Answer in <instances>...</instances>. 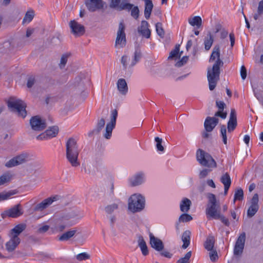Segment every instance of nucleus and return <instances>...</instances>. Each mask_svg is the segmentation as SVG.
I'll return each mask as SVG.
<instances>
[{
	"label": "nucleus",
	"mask_w": 263,
	"mask_h": 263,
	"mask_svg": "<svg viewBox=\"0 0 263 263\" xmlns=\"http://www.w3.org/2000/svg\"><path fill=\"white\" fill-rule=\"evenodd\" d=\"M220 133L221 136L222 138L223 142L224 144H227V129L224 125H222L220 126Z\"/></svg>",
	"instance_id": "c03bdc74"
},
{
	"label": "nucleus",
	"mask_w": 263,
	"mask_h": 263,
	"mask_svg": "<svg viewBox=\"0 0 263 263\" xmlns=\"http://www.w3.org/2000/svg\"><path fill=\"white\" fill-rule=\"evenodd\" d=\"M220 181L224 185V194L226 195L231 184V180L229 174L228 173L223 174L220 178Z\"/></svg>",
	"instance_id": "aec40b11"
},
{
	"label": "nucleus",
	"mask_w": 263,
	"mask_h": 263,
	"mask_svg": "<svg viewBox=\"0 0 263 263\" xmlns=\"http://www.w3.org/2000/svg\"><path fill=\"white\" fill-rule=\"evenodd\" d=\"M206 197L208 202L206 209V214L208 218H218L219 217L220 204L217 201L216 196L212 193H208Z\"/></svg>",
	"instance_id": "20e7f679"
},
{
	"label": "nucleus",
	"mask_w": 263,
	"mask_h": 263,
	"mask_svg": "<svg viewBox=\"0 0 263 263\" xmlns=\"http://www.w3.org/2000/svg\"><path fill=\"white\" fill-rule=\"evenodd\" d=\"M30 124L33 130L39 132L43 130L47 126L45 120L39 116L32 117L30 120Z\"/></svg>",
	"instance_id": "9d476101"
},
{
	"label": "nucleus",
	"mask_w": 263,
	"mask_h": 263,
	"mask_svg": "<svg viewBox=\"0 0 263 263\" xmlns=\"http://www.w3.org/2000/svg\"><path fill=\"white\" fill-rule=\"evenodd\" d=\"M240 76L242 80L246 79L247 76V69L244 65L241 66L240 68Z\"/></svg>",
	"instance_id": "338daca9"
},
{
	"label": "nucleus",
	"mask_w": 263,
	"mask_h": 263,
	"mask_svg": "<svg viewBox=\"0 0 263 263\" xmlns=\"http://www.w3.org/2000/svg\"><path fill=\"white\" fill-rule=\"evenodd\" d=\"M59 132V128L57 126H53L50 127L45 131L48 139L57 136Z\"/></svg>",
	"instance_id": "473e14b6"
},
{
	"label": "nucleus",
	"mask_w": 263,
	"mask_h": 263,
	"mask_svg": "<svg viewBox=\"0 0 263 263\" xmlns=\"http://www.w3.org/2000/svg\"><path fill=\"white\" fill-rule=\"evenodd\" d=\"M66 157L73 167H77L80 165V162L78 160L80 153L78 145L76 139L73 138H69L66 143Z\"/></svg>",
	"instance_id": "7ed1b4c3"
},
{
	"label": "nucleus",
	"mask_w": 263,
	"mask_h": 263,
	"mask_svg": "<svg viewBox=\"0 0 263 263\" xmlns=\"http://www.w3.org/2000/svg\"><path fill=\"white\" fill-rule=\"evenodd\" d=\"M180 50V45H176L175 48L172 50L171 52L170 53V55L168 57V59H172L174 58L177 57V55L179 54Z\"/></svg>",
	"instance_id": "8fccbe9b"
},
{
	"label": "nucleus",
	"mask_w": 263,
	"mask_h": 263,
	"mask_svg": "<svg viewBox=\"0 0 263 263\" xmlns=\"http://www.w3.org/2000/svg\"><path fill=\"white\" fill-rule=\"evenodd\" d=\"M8 235L10 237V239L12 240H15L18 242H21V239L19 238L18 236L12 232L10 231L9 232Z\"/></svg>",
	"instance_id": "052dcab7"
},
{
	"label": "nucleus",
	"mask_w": 263,
	"mask_h": 263,
	"mask_svg": "<svg viewBox=\"0 0 263 263\" xmlns=\"http://www.w3.org/2000/svg\"><path fill=\"white\" fill-rule=\"evenodd\" d=\"M149 24L146 21H142L138 31L143 36L148 39L151 36V30L148 29Z\"/></svg>",
	"instance_id": "6ab92c4d"
},
{
	"label": "nucleus",
	"mask_w": 263,
	"mask_h": 263,
	"mask_svg": "<svg viewBox=\"0 0 263 263\" xmlns=\"http://www.w3.org/2000/svg\"><path fill=\"white\" fill-rule=\"evenodd\" d=\"M196 158L202 166L208 168L217 167V163L212 156L201 149L197 151Z\"/></svg>",
	"instance_id": "6e6552de"
},
{
	"label": "nucleus",
	"mask_w": 263,
	"mask_h": 263,
	"mask_svg": "<svg viewBox=\"0 0 263 263\" xmlns=\"http://www.w3.org/2000/svg\"><path fill=\"white\" fill-rule=\"evenodd\" d=\"M192 256V252L189 251L183 257L179 259L176 263H190V259Z\"/></svg>",
	"instance_id": "79ce46f5"
},
{
	"label": "nucleus",
	"mask_w": 263,
	"mask_h": 263,
	"mask_svg": "<svg viewBox=\"0 0 263 263\" xmlns=\"http://www.w3.org/2000/svg\"><path fill=\"white\" fill-rule=\"evenodd\" d=\"M243 198V191L242 189H237L234 194V202L236 200L241 201Z\"/></svg>",
	"instance_id": "37998d69"
},
{
	"label": "nucleus",
	"mask_w": 263,
	"mask_h": 263,
	"mask_svg": "<svg viewBox=\"0 0 263 263\" xmlns=\"http://www.w3.org/2000/svg\"><path fill=\"white\" fill-rule=\"evenodd\" d=\"M189 23L192 26H197L199 28L202 25V20L200 16H196L189 18Z\"/></svg>",
	"instance_id": "7c9ffc66"
},
{
	"label": "nucleus",
	"mask_w": 263,
	"mask_h": 263,
	"mask_svg": "<svg viewBox=\"0 0 263 263\" xmlns=\"http://www.w3.org/2000/svg\"><path fill=\"white\" fill-rule=\"evenodd\" d=\"M115 44L116 46H119L120 47H123L126 44V36H117Z\"/></svg>",
	"instance_id": "4c0bfd02"
},
{
	"label": "nucleus",
	"mask_w": 263,
	"mask_h": 263,
	"mask_svg": "<svg viewBox=\"0 0 263 263\" xmlns=\"http://www.w3.org/2000/svg\"><path fill=\"white\" fill-rule=\"evenodd\" d=\"M209 256L212 262H215L218 260V256L216 250H210Z\"/></svg>",
	"instance_id": "6e6d98bb"
},
{
	"label": "nucleus",
	"mask_w": 263,
	"mask_h": 263,
	"mask_svg": "<svg viewBox=\"0 0 263 263\" xmlns=\"http://www.w3.org/2000/svg\"><path fill=\"white\" fill-rule=\"evenodd\" d=\"M23 212L20 204H17L13 206L11 209L5 211L1 214V216L3 218H5L7 217L16 218L23 215Z\"/></svg>",
	"instance_id": "9b49d317"
},
{
	"label": "nucleus",
	"mask_w": 263,
	"mask_h": 263,
	"mask_svg": "<svg viewBox=\"0 0 263 263\" xmlns=\"http://www.w3.org/2000/svg\"><path fill=\"white\" fill-rule=\"evenodd\" d=\"M143 181V174L139 173L130 178V182L132 186H137L142 183Z\"/></svg>",
	"instance_id": "a878e982"
},
{
	"label": "nucleus",
	"mask_w": 263,
	"mask_h": 263,
	"mask_svg": "<svg viewBox=\"0 0 263 263\" xmlns=\"http://www.w3.org/2000/svg\"><path fill=\"white\" fill-rule=\"evenodd\" d=\"M237 125L236 113L235 109L231 110L230 119L228 122V132L231 133L235 130Z\"/></svg>",
	"instance_id": "dca6fc26"
},
{
	"label": "nucleus",
	"mask_w": 263,
	"mask_h": 263,
	"mask_svg": "<svg viewBox=\"0 0 263 263\" xmlns=\"http://www.w3.org/2000/svg\"><path fill=\"white\" fill-rule=\"evenodd\" d=\"M90 257V255L86 252L81 253L76 256V258L78 261L86 260L89 259Z\"/></svg>",
	"instance_id": "09e8293b"
},
{
	"label": "nucleus",
	"mask_w": 263,
	"mask_h": 263,
	"mask_svg": "<svg viewBox=\"0 0 263 263\" xmlns=\"http://www.w3.org/2000/svg\"><path fill=\"white\" fill-rule=\"evenodd\" d=\"M141 57H142V53L141 52L140 50L138 48H137L135 50V51L134 53V59H133V61L132 62L130 66V67L134 66L139 61Z\"/></svg>",
	"instance_id": "c9c22d12"
},
{
	"label": "nucleus",
	"mask_w": 263,
	"mask_h": 263,
	"mask_svg": "<svg viewBox=\"0 0 263 263\" xmlns=\"http://www.w3.org/2000/svg\"><path fill=\"white\" fill-rule=\"evenodd\" d=\"M246 241V234L245 232L242 233L237 238L235 244L245 247Z\"/></svg>",
	"instance_id": "3c124183"
},
{
	"label": "nucleus",
	"mask_w": 263,
	"mask_h": 263,
	"mask_svg": "<svg viewBox=\"0 0 263 263\" xmlns=\"http://www.w3.org/2000/svg\"><path fill=\"white\" fill-rule=\"evenodd\" d=\"M213 41L214 39L213 36L211 33L209 32L208 34V37L204 39V48L206 50L208 51L211 48L213 43Z\"/></svg>",
	"instance_id": "72a5a7b5"
},
{
	"label": "nucleus",
	"mask_w": 263,
	"mask_h": 263,
	"mask_svg": "<svg viewBox=\"0 0 263 263\" xmlns=\"http://www.w3.org/2000/svg\"><path fill=\"white\" fill-rule=\"evenodd\" d=\"M34 16V12L32 10L28 11L26 13L25 16L23 18V24H25L26 23H30L33 18Z\"/></svg>",
	"instance_id": "e433bc0d"
},
{
	"label": "nucleus",
	"mask_w": 263,
	"mask_h": 263,
	"mask_svg": "<svg viewBox=\"0 0 263 263\" xmlns=\"http://www.w3.org/2000/svg\"><path fill=\"white\" fill-rule=\"evenodd\" d=\"M18 191L16 190H11L8 192H4L0 193V201L9 199L11 196L16 194Z\"/></svg>",
	"instance_id": "cd10ccee"
},
{
	"label": "nucleus",
	"mask_w": 263,
	"mask_h": 263,
	"mask_svg": "<svg viewBox=\"0 0 263 263\" xmlns=\"http://www.w3.org/2000/svg\"><path fill=\"white\" fill-rule=\"evenodd\" d=\"M118 205L116 203H113L110 205H108L105 208V212L108 214H112L115 210L118 209Z\"/></svg>",
	"instance_id": "49530a36"
},
{
	"label": "nucleus",
	"mask_w": 263,
	"mask_h": 263,
	"mask_svg": "<svg viewBox=\"0 0 263 263\" xmlns=\"http://www.w3.org/2000/svg\"><path fill=\"white\" fill-rule=\"evenodd\" d=\"M85 4L87 9L91 12L101 9L104 6L102 0H86Z\"/></svg>",
	"instance_id": "2eb2a0df"
},
{
	"label": "nucleus",
	"mask_w": 263,
	"mask_h": 263,
	"mask_svg": "<svg viewBox=\"0 0 263 263\" xmlns=\"http://www.w3.org/2000/svg\"><path fill=\"white\" fill-rule=\"evenodd\" d=\"M69 27L71 33L76 36H80L85 33V29L84 26L75 20L71 21L69 22Z\"/></svg>",
	"instance_id": "4468645a"
},
{
	"label": "nucleus",
	"mask_w": 263,
	"mask_h": 263,
	"mask_svg": "<svg viewBox=\"0 0 263 263\" xmlns=\"http://www.w3.org/2000/svg\"><path fill=\"white\" fill-rule=\"evenodd\" d=\"M191 204L192 202L190 199L186 198H183L180 205L181 211L184 213L187 212L190 209Z\"/></svg>",
	"instance_id": "393cba45"
},
{
	"label": "nucleus",
	"mask_w": 263,
	"mask_h": 263,
	"mask_svg": "<svg viewBox=\"0 0 263 263\" xmlns=\"http://www.w3.org/2000/svg\"><path fill=\"white\" fill-rule=\"evenodd\" d=\"M263 14V0L260 1L258 3L257 13L254 14V18L257 20L259 16Z\"/></svg>",
	"instance_id": "58836bf2"
},
{
	"label": "nucleus",
	"mask_w": 263,
	"mask_h": 263,
	"mask_svg": "<svg viewBox=\"0 0 263 263\" xmlns=\"http://www.w3.org/2000/svg\"><path fill=\"white\" fill-rule=\"evenodd\" d=\"M20 243V242L10 239L6 243V249L9 252H13Z\"/></svg>",
	"instance_id": "c756f323"
},
{
	"label": "nucleus",
	"mask_w": 263,
	"mask_h": 263,
	"mask_svg": "<svg viewBox=\"0 0 263 263\" xmlns=\"http://www.w3.org/2000/svg\"><path fill=\"white\" fill-rule=\"evenodd\" d=\"M49 228L50 227L49 226L44 225L39 228L37 231V232L40 234L44 233L49 230Z\"/></svg>",
	"instance_id": "e2e57ef3"
},
{
	"label": "nucleus",
	"mask_w": 263,
	"mask_h": 263,
	"mask_svg": "<svg viewBox=\"0 0 263 263\" xmlns=\"http://www.w3.org/2000/svg\"><path fill=\"white\" fill-rule=\"evenodd\" d=\"M215 238L213 236H209L204 243V247L208 251L214 250Z\"/></svg>",
	"instance_id": "bb28decb"
},
{
	"label": "nucleus",
	"mask_w": 263,
	"mask_h": 263,
	"mask_svg": "<svg viewBox=\"0 0 263 263\" xmlns=\"http://www.w3.org/2000/svg\"><path fill=\"white\" fill-rule=\"evenodd\" d=\"M218 118L208 117L204 123L205 130L208 132H212L218 123Z\"/></svg>",
	"instance_id": "f3484780"
},
{
	"label": "nucleus",
	"mask_w": 263,
	"mask_h": 263,
	"mask_svg": "<svg viewBox=\"0 0 263 263\" xmlns=\"http://www.w3.org/2000/svg\"><path fill=\"white\" fill-rule=\"evenodd\" d=\"M59 195H54L43 200L41 202L36 204L33 208L34 212H42L48 208L53 202L61 199Z\"/></svg>",
	"instance_id": "1a4fd4ad"
},
{
	"label": "nucleus",
	"mask_w": 263,
	"mask_h": 263,
	"mask_svg": "<svg viewBox=\"0 0 263 263\" xmlns=\"http://www.w3.org/2000/svg\"><path fill=\"white\" fill-rule=\"evenodd\" d=\"M215 219H220L221 222L227 226H229L230 222L229 219L224 217L223 215L219 214V217L218 218H214Z\"/></svg>",
	"instance_id": "680f3d73"
},
{
	"label": "nucleus",
	"mask_w": 263,
	"mask_h": 263,
	"mask_svg": "<svg viewBox=\"0 0 263 263\" xmlns=\"http://www.w3.org/2000/svg\"><path fill=\"white\" fill-rule=\"evenodd\" d=\"M35 82V80L34 77H30L28 79L27 86L28 88H31L32 86L34 84Z\"/></svg>",
	"instance_id": "0e129e2a"
},
{
	"label": "nucleus",
	"mask_w": 263,
	"mask_h": 263,
	"mask_svg": "<svg viewBox=\"0 0 263 263\" xmlns=\"http://www.w3.org/2000/svg\"><path fill=\"white\" fill-rule=\"evenodd\" d=\"M77 232V230L76 229L69 230L60 236L58 239L61 241H68L74 236Z\"/></svg>",
	"instance_id": "412c9836"
},
{
	"label": "nucleus",
	"mask_w": 263,
	"mask_h": 263,
	"mask_svg": "<svg viewBox=\"0 0 263 263\" xmlns=\"http://www.w3.org/2000/svg\"><path fill=\"white\" fill-rule=\"evenodd\" d=\"M192 217L185 213L181 214L179 218V222H186L192 220Z\"/></svg>",
	"instance_id": "603ef678"
},
{
	"label": "nucleus",
	"mask_w": 263,
	"mask_h": 263,
	"mask_svg": "<svg viewBox=\"0 0 263 263\" xmlns=\"http://www.w3.org/2000/svg\"><path fill=\"white\" fill-rule=\"evenodd\" d=\"M243 249L244 247L235 244L234 249V254L235 255H240L243 252Z\"/></svg>",
	"instance_id": "5fc2aeb1"
},
{
	"label": "nucleus",
	"mask_w": 263,
	"mask_h": 263,
	"mask_svg": "<svg viewBox=\"0 0 263 263\" xmlns=\"http://www.w3.org/2000/svg\"><path fill=\"white\" fill-rule=\"evenodd\" d=\"M188 60H189V57L187 56H184L182 58V59L180 61H178L176 63L175 65H176V66L178 67H181L183 65H184L186 63Z\"/></svg>",
	"instance_id": "13d9d810"
},
{
	"label": "nucleus",
	"mask_w": 263,
	"mask_h": 263,
	"mask_svg": "<svg viewBox=\"0 0 263 263\" xmlns=\"http://www.w3.org/2000/svg\"><path fill=\"white\" fill-rule=\"evenodd\" d=\"M215 116L219 117L222 119H226L227 116V112H223V110H218L215 114Z\"/></svg>",
	"instance_id": "774afa93"
},
{
	"label": "nucleus",
	"mask_w": 263,
	"mask_h": 263,
	"mask_svg": "<svg viewBox=\"0 0 263 263\" xmlns=\"http://www.w3.org/2000/svg\"><path fill=\"white\" fill-rule=\"evenodd\" d=\"M138 246L140 247L142 253L144 256H146L148 254V250L146 243L141 235L138 236Z\"/></svg>",
	"instance_id": "4be33fe9"
},
{
	"label": "nucleus",
	"mask_w": 263,
	"mask_h": 263,
	"mask_svg": "<svg viewBox=\"0 0 263 263\" xmlns=\"http://www.w3.org/2000/svg\"><path fill=\"white\" fill-rule=\"evenodd\" d=\"M150 244L151 247L157 251H161L164 249L163 242L160 239L150 234Z\"/></svg>",
	"instance_id": "a211bd4d"
},
{
	"label": "nucleus",
	"mask_w": 263,
	"mask_h": 263,
	"mask_svg": "<svg viewBox=\"0 0 263 263\" xmlns=\"http://www.w3.org/2000/svg\"><path fill=\"white\" fill-rule=\"evenodd\" d=\"M160 252V255L167 258H172L173 254L166 250H162Z\"/></svg>",
	"instance_id": "69168bd1"
},
{
	"label": "nucleus",
	"mask_w": 263,
	"mask_h": 263,
	"mask_svg": "<svg viewBox=\"0 0 263 263\" xmlns=\"http://www.w3.org/2000/svg\"><path fill=\"white\" fill-rule=\"evenodd\" d=\"M70 55V53H66L62 55L60 60V63L59 64V66L61 69H62L65 67L67 62L68 58Z\"/></svg>",
	"instance_id": "a18cd8bd"
},
{
	"label": "nucleus",
	"mask_w": 263,
	"mask_h": 263,
	"mask_svg": "<svg viewBox=\"0 0 263 263\" xmlns=\"http://www.w3.org/2000/svg\"><path fill=\"white\" fill-rule=\"evenodd\" d=\"M145 207V198L140 194H134L128 199V208L133 213L139 212Z\"/></svg>",
	"instance_id": "423d86ee"
},
{
	"label": "nucleus",
	"mask_w": 263,
	"mask_h": 263,
	"mask_svg": "<svg viewBox=\"0 0 263 263\" xmlns=\"http://www.w3.org/2000/svg\"><path fill=\"white\" fill-rule=\"evenodd\" d=\"M9 108L17 113L19 117L25 118L27 115L26 104L22 100L11 97L7 102Z\"/></svg>",
	"instance_id": "39448f33"
},
{
	"label": "nucleus",
	"mask_w": 263,
	"mask_h": 263,
	"mask_svg": "<svg viewBox=\"0 0 263 263\" xmlns=\"http://www.w3.org/2000/svg\"><path fill=\"white\" fill-rule=\"evenodd\" d=\"M155 140L157 142L156 147L158 151L163 152L164 151V147L162 145V139L157 137L155 138Z\"/></svg>",
	"instance_id": "4d7b16f0"
},
{
	"label": "nucleus",
	"mask_w": 263,
	"mask_h": 263,
	"mask_svg": "<svg viewBox=\"0 0 263 263\" xmlns=\"http://www.w3.org/2000/svg\"><path fill=\"white\" fill-rule=\"evenodd\" d=\"M57 220L62 223H66L72 218H81L83 217L80 211L78 209L65 210L57 212L55 215Z\"/></svg>",
	"instance_id": "0eeeda50"
},
{
	"label": "nucleus",
	"mask_w": 263,
	"mask_h": 263,
	"mask_svg": "<svg viewBox=\"0 0 263 263\" xmlns=\"http://www.w3.org/2000/svg\"><path fill=\"white\" fill-rule=\"evenodd\" d=\"M105 123V120L103 118H101L98 120L96 127L95 128V131L96 132L97 134H98L104 127Z\"/></svg>",
	"instance_id": "a19ab883"
},
{
	"label": "nucleus",
	"mask_w": 263,
	"mask_h": 263,
	"mask_svg": "<svg viewBox=\"0 0 263 263\" xmlns=\"http://www.w3.org/2000/svg\"><path fill=\"white\" fill-rule=\"evenodd\" d=\"M214 168H204L200 171L199 177L200 179H203L206 177L208 174L214 169Z\"/></svg>",
	"instance_id": "864d4df0"
},
{
	"label": "nucleus",
	"mask_w": 263,
	"mask_h": 263,
	"mask_svg": "<svg viewBox=\"0 0 263 263\" xmlns=\"http://www.w3.org/2000/svg\"><path fill=\"white\" fill-rule=\"evenodd\" d=\"M118 116V111L116 109H114L111 111L110 121L109 122L116 124V119Z\"/></svg>",
	"instance_id": "bf43d9fd"
},
{
	"label": "nucleus",
	"mask_w": 263,
	"mask_h": 263,
	"mask_svg": "<svg viewBox=\"0 0 263 263\" xmlns=\"http://www.w3.org/2000/svg\"><path fill=\"white\" fill-rule=\"evenodd\" d=\"M125 26L124 21L122 20L119 23L117 36L125 35Z\"/></svg>",
	"instance_id": "de8ad7c7"
},
{
	"label": "nucleus",
	"mask_w": 263,
	"mask_h": 263,
	"mask_svg": "<svg viewBox=\"0 0 263 263\" xmlns=\"http://www.w3.org/2000/svg\"><path fill=\"white\" fill-rule=\"evenodd\" d=\"M259 198L257 194H255L250 201V205L247 211V216L251 218L255 215L259 209Z\"/></svg>",
	"instance_id": "f8f14e48"
},
{
	"label": "nucleus",
	"mask_w": 263,
	"mask_h": 263,
	"mask_svg": "<svg viewBox=\"0 0 263 263\" xmlns=\"http://www.w3.org/2000/svg\"><path fill=\"white\" fill-rule=\"evenodd\" d=\"M26 228V224L25 223H20L15 226L10 231L15 234L19 236Z\"/></svg>",
	"instance_id": "2f4dec72"
},
{
	"label": "nucleus",
	"mask_w": 263,
	"mask_h": 263,
	"mask_svg": "<svg viewBox=\"0 0 263 263\" xmlns=\"http://www.w3.org/2000/svg\"><path fill=\"white\" fill-rule=\"evenodd\" d=\"M156 30L158 35L161 38L164 37L165 32L162 27L161 23H157L156 24Z\"/></svg>",
	"instance_id": "ea45409f"
},
{
	"label": "nucleus",
	"mask_w": 263,
	"mask_h": 263,
	"mask_svg": "<svg viewBox=\"0 0 263 263\" xmlns=\"http://www.w3.org/2000/svg\"><path fill=\"white\" fill-rule=\"evenodd\" d=\"M110 8L117 11H130V15L136 20L139 17L140 10L137 6L130 3V0H108Z\"/></svg>",
	"instance_id": "f03ea898"
},
{
	"label": "nucleus",
	"mask_w": 263,
	"mask_h": 263,
	"mask_svg": "<svg viewBox=\"0 0 263 263\" xmlns=\"http://www.w3.org/2000/svg\"><path fill=\"white\" fill-rule=\"evenodd\" d=\"M220 51L219 45H215L213 48L212 54L209 59V62L214 61L215 63L212 68H208L207 78L209 82V89L213 90L216 87L217 83L219 80L220 68L223 65V62L220 59Z\"/></svg>",
	"instance_id": "f257e3e1"
},
{
	"label": "nucleus",
	"mask_w": 263,
	"mask_h": 263,
	"mask_svg": "<svg viewBox=\"0 0 263 263\" xmlns=\"http://www.w3.org/2000/svg\"><path fill=\"white\" fill-rule=\"evenodd\" d=\"M115 125L116 124H113L110 122H109L107 124L106 126V129H105L106 132L104 134V137L105 138H106L107 139L110 138L111 135L112 129L115 127Z\"/></svg>",
	"instance_id": "f704fd0d"
},
{
	"label": "nucleus",
	"mask_w": 263,
	"mask_h": 263,
	"mask_svg": "<svg viewBox=\"0 0 263 263\" xmlns=\"http://www.w3.org/2000/svg\"><path fill=\"white\" fill-rule=\"evenodd\" d=\"M118 90L123 95H125L128 91L127 83L124 79H120L117 82Z\"/></svg>",
	"instance_id": "5701e85b"
},
{
	"label": "nucleus",
	"mask_w": 263,
	"mask_h": 263,
	"mask_svg": "<svg viewBox=\"0 0 263 263\" xmlns=\"http://www.w3.org/2000/svg\"><path fill=\"white\" fill-rule=\"evenodd\" d=\"M190 236L191 232L189 230L184 231L182 236V241L183 242V244L182 246V248L185 249L187 248L190 243Z\"/></svg>",
	"instance_id": "b1692460"
},
{
	"label": "nucleus",
	"mask_w": 263,
	"mask_h": 263,
	"mask_svg": "<svg viewBox=\"0 0 263 263\" xmlns=\"http://www.w3.org/2000/svg\"><path fill=\"white\" fill-rule=\"evenodd\" d=\"M27 158V154H21L13 157L7 162L5 164V166L8 168H11L22 164L26 161Z\"/></svg>",
	"instance_id": "ddd939ff"
},
{
	"label": "nucleus",
	"mask_w": 263,
	"mask_h": 263,
	"mask_svg": "<svg viewBox=\"0 0 263 263\" xmlns=\"http://www.w3.org/2000/svg\"><path fill=\"white\" fill-rule=\"evenodd\" d=\"M13 175L9 172H6L0 176V185L9 182L12 179Z\"/></svg>",
	"instance_id": "c85d7f7f"
}]
</instances>
